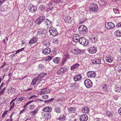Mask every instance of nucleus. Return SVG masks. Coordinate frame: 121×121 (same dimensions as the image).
<instances>
[{
	"mask_svg": "<svg viewBox=\"0 0 121 121\" xmlns=\"http://www.w3.org/2000/svg\"><path fill=\"white\" fill-rule=\"evenodd\" d=\"M45 8V6H44L43 5H40L39 7V8L40 9V10H43V9L44 8Z\"/></svg>",
	"mask_w": 121,
	"mask_h": 121,
	"instance_id": "obj_50",
	"label": "nucleus"
},
{
	"mask_svg": "<svg viewBox=\"0 0 121 121\" xmlns=\"http://www.w3.org/2000/svg\"><path fill=\"white\" fill-rule=\"evenodd\" d=\"M119 113L121 116V107L118 110Z\"/></svg>",
	"mask_w": 121,
	"mask_h": 121,
	"instance_id": "obj_64",
	"label": "nucleus"
},
{
	"mask_svg": "<svg viewBox=\"0 0 121 121\" xmlns=\"http://www.w3.org/2000/svg\"><path fill=\"white\" fill-rule=\"evenodd\" d=\"M53 57V56H50L46 58L45 59V60L46 61H49L52 59Z\"/></svg>",
	"mask_w": 121,
	"mask_h": 121,
	"instance_id": "obj_39",
	"label": "nucleus"
},
{
	"mask_svg": "<svg viewBox=\"0 0 121 121\" xmlns=\"http://www.w3.org/2000/svg\"><path fill=\"white\" fill-rule=\"evenodd\" d=\"M106 114L109 117L112 116V115L111 112H106Z\"/></svg>",
	"mask_w": 121,
	"mask_h": 121,
	"instance_id": "obj_52",
	"label": "nucleus"
},
{
	"mask_svg": "<svg viewBox=\"0 0 121 121\" xmlns=\"http://www.w3.org/2000/svg\"><path fill=\"white\" fill-rule=\"evenodd\" d=\"M44 66L42 64H40L38 65V69L40 70L43 69L44 68Z\"/></svg>",
	"mask_w": 121,
	"mask_h": 121,
	"instance_id": "obj_35",
	"label": "nucleus"
},
{
	"mask_svg": "<svg viewBox=\"0 0 121 121\" xmlns=\"http://www.w3.org/2000/svg\"><path fill=\"white\" fill-rule=\"evenodd\" d=\"M57 73L58 74H62V73H61V70L60 69H59L57 71Z\"/></svg>",
	"mask_w": 121,
	"mask_h": 121,
	"instance_id": "obj_61",
	"label": "nucleus"
},
{
	"mask_svg": "<svg viewBox=\"0 0 121 121\" xmlns=\"http://www.w3.org/2000/svg\"><path fill=\"white\" fill-rule=\"evenodd\" d=\"M36 78L38 80V83H39V82H40L42 78L40 77V76L38 75L37 77H36Z\"/></svg>",
	"mask_w": 121,
	"mask_h": 121,
	"instance_id": "obj_45",
	"label": "nucleus"
},
{
	"mask_svg": "<svg viewBox=\"0 0 121 121\" xmlns=\"http://www.w3.org/2000/svg\"><path fill=\"white\" fill-rule=\"evenodd\" d=\"M92 63L94 64H99L101 63V60L98 58L92 60Z\"/></svg>",
	"mask_w": 121,
	"mask_h": 121,
	"instance_id": "obj_17",
	"label": "nucleus"
},
{
	"mask_svg": "<svg viewBox=\"0 0 121 121\" xmlns=\"http://www.w3.org/2000/svg\"><path fill=\"white\" fill-rule=\"evenodd\" d=\"M24 49V48H23L20 49H18L17 51L15 53V54H17V53H18L20 52H21V51H23Z\"/></svg>",
	"mask_w": 121,
	"mask_h": 121,
	"instance_id": "obj_47",
	"label": "nucleus"
},
{
	"mask_svg": "<svg viewBox=\"0 0 121 121\" xmlns=\"http://www.w3.org/2000/svg\"><path fill=\"white\" fill-rule=\"evenodd\" d=\"M116 88L115 89V91L117 92H119L120 91L121 89L120 86L117 85H115Z\"/></svg>",
	"mask_w": 121,
	"mask_h": 121,
	"instance_id": "obj_31",
	"label": "nucleus"
},
{
	"mask_svg": "<svg viewBox=\"0 0 121 121\" xmlns=\"http://www.w3.org/2000/svg\"><path fill=\"white\" fill-rule=\"evenodd\" d=\"M36 97H37V96H36V95H33L32 96H30V97L29 99H33V98H35Z\"/></svg>",
	"mask_w": 121,
	"mask_h": 121,
	"instance_id": "obj_63",
	"label": "nucleus"
},
{
	"mask_svg": "<svg viewBox=\"0 0 121 121\" xmlns=\"http://www.w3.org/2000/svg\"><path fill=\"white\" fill-rule=\"evenodd\" d=\"M68 110L69 113H72L75 112L76 110V108L74 107H71L68 108Z\"/></svg>",
	"mask_w": 121,
	"mask_h": 121,
	"instance_id": "obj_19",
	"label": "nucleus"
},
{
	"mask_svg": "<svg viewBox=\"0 0 121 121\" xmlns=\"http://www.w3.org/2000/svg\"><path fill=\"white\" fill-rule=\"evenodd\" d=\"M54 110V112L57 113H60L61 112L60 108L59 106H57L55 107Z\"/></svg>",
	"mask_w": 121,
	"mask_h": 121,
	"instance_id": "obj_16",
	"label": "nucleus"
},
{
	"mask_svg": "<svg viewBox=\"0 0 121 121\" xmlns=\"http://www.w3.org/2000/svg\"><path fill=\"white\" fill-rule=\"evenodd\" d=\"M5 101V99L4 97L1 98L0 99V103L1 104L4 103Z\"/></svg>",
	"mask_w": 121,
	"mask_h": 121,
	"instance_id": "obj_40",
	"label": "nucleus"
},
{
	"mask_svg": "<svg viewBox=\"0 0 121 121\" xmlns=\"http://www.w3.org/2000/svg\"><path fill=\"white\" fill-rule=\"evenodd\" d=\"M116 35L118 37H120L121 36V32L119 30H117L116 31Z\"/></svg>",
	"mask_w": 121,
	"mask_h": 121,
	"instance_id": "obj_37",
	"label": "nucleus"
},
{
	"mask_svg": "<svg viewBox=\"0 0 121 121\" xmlns=\"http://www.w3.org/2000/svg\"><path fill=\"white\" fill-rule=\"evenodd\" d=\"M38 111L37 109H35L32 111H30L29 112L30 114L32 116H33L35 115Z\"/></svg>",
	"mask_w": 121,
	"mask_h": 121,
	"instance_id": "obj_30",
	"label": "nucleus"
},
{
	"mask_svg": "<svg viewBox=\"0 0 121 121\" xmlns=\"http://www.w3.org/2000/svg\"><path fill=\"white\" fill-rule=\"evenodd\" d=\"M46 20V21H45V24L47 26H49L50 25H51L52 24V22L50 21L48 19H47L46 20Z\"/></svg>",
	"mask_w": 121,
	"mask_h": 121,
	"instance_id": "obj_27",
	"label": "nucleus"
},
{
	"mask_svg": "<svg viewBox=\"0 0 121 121\" xmlns=\"http://www.w3.org/2000/svg\"><path fill=\"white\" fill-rule=\"evenodd\" d=\"M37 41V38L33 36L32 37L29 42V43H35Z\"/></svg>",
	"mask_w": 121,
	"mask_h": 121,
	"instance_id": "obj_24",
	"label": "nucleus"
},
{
	"mask_svg": "<svg viewBox=\"0 0 121 121\" xmlns=\"http://www.w3.org/2000/svg\"><path fill=\"white\" fill-rule=\"evenodd\" d=\"M44 17L43 16H40L35 20V22L38 24H40L44 20Z\"/></svg>",
	"mask_w": 121,
	"mask_h": 121,
	"instance_id": "obj_9",
	"label": "nucleus"
},
{
	"mask_svg": "<svg viewBox=\"0 0 121 121\" xmlns=\"http://www.w3.org/2000/svg\"><path fill=\"white\" fill-rule=\"evenodd\" d=\"M65 116L64 115H61V116H60L58 119L59 120H65Z\"/></svg>",
	"mask_w": 121,
	"mask_h": 121,
	"instance_id": "obj_36",
	"label": "nucleus"
},
{
	"mask_svg": "<svg viewBox=\"0 0 121 121\" xmlns=\"http://www.w3.org/2000/svg\"><path fill=\"white\" fill-rule=\"evenodd\" d=\"M87 116L85 114L82 115L80 117V121H86L88 119Z\"/></svg>",
	"mask_w": 121,
	"mask_h": 121,
	"instance_id": "obj_14",
	"label": "nucleus"
},
{
	"mask_svg": "<svg viewBox=\"0 0 121 121\" xmlns=\"http://www.w3.org/2000/svg\"><path fill=\"white\" fill-rule=\"evenodd\" d=\"M84 83L86 86L88 88H90L93 86V83L91 80L86 79L84 81Z\"/></svg>",
	"mask_w": 121,
	"mask_h": 121,
	"instance_id": "obj_4",
	"label": "nucleus"
},
{
	"mask_svg": "<svg viewBox=\"0 0 121 121\" xmlns=\"http://www.w3.org/2000/svg\"><path fill=\"white\" fill-rule=\"evenodd\" d=\"M113 10L115 13L118 14L120 13L119 10L118 9H113Z\"/></svg>",
	"mask_w": 121,
	"mask_h": 121,
	"instance_id": "obj_42",
	"label": "nucleus"
},
{
	"mask_svg": "<svg viewBox=\"0 0 121 121\" xmlns=\"http://www.w3.org/2000/svg\"><path fill=\"white\" fill-rule=\"evenodd\" d=\"M74 51H75V52L74 53L75 54H77L80 53L81 52V50L78 49V48L74 49Z\"/></svg>",
	"mask_w": 121,
	"mask_h": 121,
	"instance_id": "obj_34",
	"label": "nucleus"
},
{
	"mask_svg": "<svg viewBox=\"0 0 121 121\" xmlns=\"http://www.w3.org/2000/svg\"><path fill=\"white\" fill-rule=\"evenodd\" d=\"M79 43L83 45L86 46L89 44L88 40L84 37H82L79 40Z\"/></svg>",
	"mask_w": 121,
	"mask_h": 121,
	"instance_id": "obj_2",
	"label": "nucleus"
},
{
	"mask_svg": "<svg viewBox=\"0 0 121 121\" xmlns=\"http://www.w3.org/2000/svg\"><path fill=\"white\" fill-rule=\"evenodd\" d=\"M106 61L109 63H110L113 60V58L112 57H106L105 58Z\"/></svg>",
	"mask_w": 121,
	"mask_h": 121,
	"instance_id": "obj_26",
	"label": "nucleus"
},
{
	"mask_svg": "<svg viewBox=\"0 0 121 121\" xmlns=\"http://www.w3.org/2000/svg\"><path fill=\"white\" fill-rule=\"evenodd\" d=\"M90 10L92 11L95 12L98 9V6L97 4L95 3H93L91 4L90 5Z\"/></svg>",
	"mask_w": 121,
	"mask_h": 121,
	"instance_id": "obj_3",
	"label": "nucleus"
},
{
	"mask_svg": "<svg viewBox=\"0 0 121 121\" xmlns=\"http://www.w3.org/2000/svg\"><path fill=\"white\" fill-rule=\"evenodd\" d=\"M51 52V49L49 48H47L42 51V53L45 55Z\"/></svg>",
	"mask_w": 121,
	"mask_h": 121,
	"instance_id": "obj_12",
	"label": "nucleus"
},
{
	"mask_svg": "<svg viewBox=\"0 0 121 121\" xmlns=\"http://www.w3.org/2000/svg\"><path fill=\"white\" fill-rule=\"evenodd\" d=\"M30 107L29 109L30 110H33L34 108H35V106L34 105H30Z\"/></svg>",
	"mask_w": 121,
	"mask_h": 121,
	"instance_id": "obj_49",
	"label": "nucleus"
},
{
	"mask_svg": "<svg viewBox=\"0 0 121 121\" xmlns=\"http://www.w3.org/2000/svg\"><path fill=\"white\" fill-rule=\"evenodd\" d=\"M86 19H85V18H83L82 19H81L80 20V23L82 24V23L84 22L86 20Z\"/></svg>",
	"mask_w": 121,
	"mask_h": 121,
	"instance_id": "obj_51",
	"label": "nucleus"
},
{
	"mask_svg": "<svg viewBox=\"0 0 121 121\" xmlns=\"http://www.w3.org/2000/svg\"><path fill=\"white\" fill-rule=\"evenodd\" d=\"M79 33L81 35L86 34L87 32V28L85 26L82 25H80L78 28Z\"/></svg>",
	"mask_w": 121,
	"mask_h": 121,
	"instance_id": "obj_1",
	"label": "nucleus"
},
{
	"mask_svg": "<svg viewBox=\"0 0 121 121\" xmlns=\"http://www.w3.org/2000/svg\"><path fill=\"white\" fill-rule=\"evenodd\" d=\"M96 47L93 46L89 48L88 49V52L91 54H94L97 51Z\"/></svg>",
	"mask_w": 121,
	"mask_h": 121,
	"instance_id": "obj_7",
	"label": "nucleus"
},
{
	"mask_svg": "<svg viewBox=\"0 0 121 121\" xmlns=\"http://www.w3.org/2000/svg\"><path fill=\"white\" fill-rule=\"evenodd\" d=\"M78 85L75 83H73L71 84V86L72 87H78Z\"/></svg>",
	"mask_w": 121,
	"mask_h": 121,
	"instance_id": "obj_38",
	"label": "nucleus"
},
{
	"mask_svg": "<svg viewBox=\"0 0 121 121\" xmlns=\"http://www.w3.org/2000/svg\"><path fill=\"white\" fill-rule=\"evenodd\" d=\"M86 75L89 78H94L96 75V74L95 71H89L87 72Z\"/></svg>",
	"mask_w": 121,
	"mask_h": 121,
	"instance_id": "obj_8",
	"label": "nucleus"
},
{
	"mask_svg": "<svg viewBox=\"0 0 121 121\" xmlns=\"http://www.w3.org/2000/svg\"><path fill=\"white\" fill-rule=\"evenodd\" d=\"M80 38L79 35L77 34H74L72 37L73 41L75 42L79 40Z\"/></svg>",
	"mask_w": 121,
	"mask_h": 121,
	"instance_id": "obj_11",
	"label": "nucleus"
},
{
	"mask_svg": "<svg viewBox=\"0 0 121 121\" xmlns=\"http://www.w3.org/2000/svg\"><path fill=\"white\" fill-rule=\"evenodd\" d=\"M25 97H19L17 99L18 101H21L23 99H24Z\"/></svg>",
	"mask_w": 121,
	"mask_h": 121,
	"instance_id": "obj_44",
	"label": "nucleus"
},
{
	"mask_svg": "<svg viewBox=\"0 0 121 121\" xmlns=\"http://www.w3.org/2000/svg\"><path fill=\"white\" fill-rule=\"evenodd\" d=\"M71 18L72 17L70 16L66 17L65 19V21L67 23L70 24L72 21L71 20Z\"/></svg>",
	"mask_w": 121,
	"mask_h": 121,
	"instance_id": "obj_21",
	"label": "nucleus"
},
{
	"mask_svg": "<svg viewBox=\"0 0 121 121\" xmlns=\"http://www.w3.org/2000/svg\"><path fill=\"white\" fill-rule=\"evenodd\" d=\"M52 4L49 3L47 4L45 9L48 11L52 9Z\"/></svg>",
	"mask_w": 121,
	"mask_h": 121,
	"instance_id": "obj_20",
	"label": "nucleus"
},
{
	"mask_svg": "<svg viewBox=\"0 0 121 121\" xmlns=\"http://www.w3.org/2000/svg\"><path fill=\"white\" fill-rule=\"evenodd\" d=\"M116 26L117 27H121V22L118 23L116 25Z\"/></svg>",
	"mask_w": 121,
	"mask_h": 121,
	"instance_id": "obj_58",
	"label": "nucleus"
},
{
	"mask_svg": "<svg viewBox=\"0 0 121 121\" xmlns=\"http://www.w3.org/2000/svg\"><path fill=\"white\" fill-rule=\"evenodd\" d=\"M28 8L29 11L32 13L35 12L37 9V7L32 4L29 5L28 7Z\"/></svg>",
	"mask_w": 121,
	"mask_h": 121,
	"instance_id": "obj_5",
	"label": "nucleus"
},
{
	"mask_svg": "<svg viewBox=\"0 0 121 121\" xmlns=\"http://www.w3.org/2000/svg\"><path fill=\"white\" fill-rule=\"evenodd\" d=\"M33 101V100H32L31 101H28L27 103H26L25 105H24V108L27 105H28V104H29L30 103H31Z\"/></svg>",
	"mask_w": 121,
	"mask_h": 121,
	"instance_id": "obj_43",
	"label": "nucleus"
},
{
	"mask_svg": "<svg viewBox=\"0 0 121 121\" xmlns=\"http://www.w3.org/2000/svg\"><path fill=\"white\" fill-rule=\"evenodd\" d=\"M115 26L114 24L112 22H106L105 24V26L108 30L112 28Z\"/></svg>",
	"mask_w": 121,
	"mask_h": 121,
	"instance_id": "obj_6",
	"label": "nucleus"
},
{
	"mask_svg": "<svg viewBox=\"0 0 121 121\" xmlns=\"http://www.w3.org/2000/svg\"><path fill=\"white\" fill-rule=\"evenodd\" d=\"M15 106V103L14 102H13L11 106L10 107V109L9 110H10L11 109H12Z\"/></svg>",
	"mask_w": 121,
	"mask_h": 121,
	"instance_id": "obj_62",
	"label": "nucleus"
},
{
	"mask_svg": "<svg viewBox=\"0 0 121 121\" xmlns=\"http://www.w3.org/2000/svg\"><path fill=\"white\" fill-rule=\"evenodd\" d=\"M52 108L51 107H47L43 108V111L45 112H50L52 110Z\"/></svg>",
	"mask_w": 121,
	"mask_h": 121,
	"instance_id": "obj_18",
	"label": "nucleus"
},
{
	"mask_svg": "<svg viewBox=\"0 0 121 121\" xmlns=\"http://www.w3.org/2000/svg\"><path fill=\"white\" fill-rule=\"evenodd\" d=\"M37 82H38V81L36 78V77L34 78L33 79L32 82L31 84V85L32 86H33L35 85L36 84H37V83H36Z\"/></svg>",
	"mask_w": 121,
	"mask_h": 121,
	"instance_id": "obj_28",
	"label": "nucleus"
},
{
	"mask_svg": "<svg viewBox=\"0 0 121 121\" xmlns=\"http://www.w3.org/2000/svg\"><path fill=\"white\" fill-rule=\"evenodd\" d=\"M39 75L40 76V77H41V78H42L43 77H44L45 76V75H44V74L43 73H41Z\"/></svg>",
	"mask_w": 121,
	"mask_h": 121,
	"instance_id": "obj_57",
	"label": "nucleus"
},
{
	"mask_svg": "<svg viewBox=\"0 0 121 121\" xmlns=\"http://www.w3.org/2000/svg\"><path fill=\"white\" fill-rule=\"evenodd\" d=\"M61 71V73L62 74L64 73L67 70V69L66 68L63 67L61 68L60 69Z\"/></svg>",
	"mask_w": 121,
	"mask_h": 121,
	"instance_id": "obj_33",
	"label": "nucleus"
},
{
	"mask_svg": "<svg viewBox=\"0 0 121 121\" xmlns=\"http://www.w3.org/2000/svg\"><path fill=\"white\" fill-rule=\"evenodd\" d=\"M58 41V39H53V43H57Z\"/></svg>",
	"mask_w": 121,
	"mask_h": 121,
	"instance_id": "obj_56",
	"label": "nucleus"
},
{
	"mask_svg": "<svg viewBox=\"0 0 121 121\" xmlns=\"http://www.w3.org/2000/svg\"><path fill=\"white\" fill-rule=\"evenodd\" d=\"M5 9L4 8V6H1L0 7V11L1 12H4Z\"/></svg>",
	"mask_w": 121,
	"mask_h": 121,
	"instance_id": "obj_54",
	"label": "nucleus"
},
{
	"mask_svg": "<svg viewBox=\"0 0 121 121\" xmlns=\"http://www.w3.org/2000/svg\"><path fill=\"white\" fill-rule=\"evenodd\" d=\"M82 75L80 74H78L74 76L73 79L75 82L80 80L81 79Z\"/></svg>",
	"mask_w": 121,
	"mask_h": 121,
	"instance_id": "obj_13",
	"label": "nucleus"
},
{
	"mask_svg": "<svg viewBox=\"0 0 121 121\" xmlns=\"http://www.w3.org/2000/svg\"><path fill=\"white\" fill-rule=\"evenodd\" d=\"M8 69V67H6L5 69H3V72H6Z\"/></svg>",
	"mask_w": 121,
	"mask_h": 121,
	"instance_id": "obj_60",
	"label": "nucleus"
},
{
	"mask_svg": "<svg viewBox=\"0 0 121 121\" xmlns=\"http://www.w3.org/2000/svg\"><path fill=\"white\" fill-rule=\"evenodd\" d=\"M51 117V115L50 114L48 115L47 116H46V117L45 118L48 120V119H50Z\"/></svg>",
	"mask_w": 121,
	"mask_h": 121,
	"instance_id": "obj_55",
	"label": "nucleus"
},
{
	"mask_svg": "<svg viewBox=\"0 0 121 121\" xmlns=\"http://www.w3.org/2000/svg\"><path fill=\"white\" fill-rule=\"evenodd\" d=\"M54 2L56 3L59 4L62 2L63 1L61 0H54Z\"/></svg>",
	"mask_w": 121,
	"mask_h": 121,
	"instance_id": "obj_48",
	"label": "nucleus"
},
{
	"mask_svg": "<svg viewBox=\"0 0 121 121\" xmlns=\"http://www.w3.org/2000/svg\"><path fill=\"white\" fill-rule=\"evenodd\" d=\"M48 40H45L44 41L43 43L44 45H45L46 47H49L50 44V43L48 42Z\"/></svg>",
	"mask_w": 121,
	"mask_h": 121,
	"instance_id": "obj_32",
	"label": "nucleus"
},
{
	"mask_svg": "<svg viewBox=\"0 0 121 121\" xmlns=\"http://www.w3.org/2000/svg\"><path fill=\"white\" fill-rule=\"evenodd\" d=\"M90 41L92 43H95L97 41V37L96 36H92L90 38Z\"/></svg>",
	"mask_w": 121,
	"mask_h": 121,
	"instance_id": "obj_22",
	"label": "nucleus"
},
{
	"mask_svg": "<svg viewBox=\"0 0 121 121\" xmlns=\"http://www.w3.org/2000/svg\"><path fill=\"white\" fill-rule=\"evenodd\" d=\"M60 59L59 57H55L53 59V61L56 64H58L59 63Z\"/></svg>",
	"mask_w": 121,
	"mask_h": 121,
	"instance_id": "obj_25",
	"label": "nucleus"
},
{
	"mask_svg": "<svg viewBox=\"0 0 121 121\" xmlns=\"http://www.w3.org/2000/svg\"><path fill=\"white\" fill-rule=\"evenodd\" d=\"M89 108L87 107H84L82 108V112L86 114H87L89 112Z\"/></svg>",
	"mask_w": 121,
	"mask_h": 121,
	"instance_id": "obj_23",
	"label": "nucleus"
},
{
	"mask_svg": "<svg viewBox=\"0 0 121 121\" xmlns=\"http://www.w3.org/2000/svg\"><path fill=\"white\" fill-rule=\"evenodd\" d=\"M42 98L44 99H47L48 98V95H44L42 96Z\"/></svg>",
	"mask_w": 121,
	"mask_h": 121,
	"instance_id": "obj_53",
	"label": "nucleus"
},
{
	"mask_svg": "<svg viewBox=\"0 0 121 121\" xmlns=\"http://www.w3.org/2000/svg\"><path fill=\"white\" fill-rule=\"evenodd\" d=\"M79 65V64L78 63H76L71 66V70H74L75 68L78 67Z\"/></svg>",
	"mask_w": 121,
	"mask_h": 121,
	"instance_id": "obj_29",
	"label": "nucleus"
},
{
	"mask_svg": "<svg viewBox=\"0 0 121 121\" xmlns=\"http://www.w3.org/2000/svg\"><path fill=\"white\" fill-rule=\"evenodd\" d=\"M8 112V111L6 110L4 112L2 116V118H4L5 117V116L7 114Z\"/></svg>",
	"mask_w": 121,
	"mask_h": 121,
	"instance_id": "obj_46",
	"label": "nucleus"
},
{
	"mask_svg": "<svg viewBox=\"0 0 121 121\" xmlns=\"http://www.w3.org/2000/svg\"><path fill=\"white\" fill-rule=\"evenodd\" d=\"M49 32L50 35L53 36H55L57 35L58 33L56 30L55 29H52L50 28L49 30Z\"/></svg>",
	"mask_w": 121,
	"mask_h": 121,
	"instance_id": "obj_10",
	"label": "nucleus"
},
{
	"mask_svg": "<svg viewBox=\"0 0 121 121\" xmlns=\"http://www.w3.org/2000/svg\"><path fill=\"white\" fill-rule=\"evenodd\" d=\"M41 32H42V37H44L47 34V32L46 30H42L41 31Z\"/></svg>",
	"mask_w": 121,
	"mask_h": 121,
	"instance_id": "obj_41",
	"label": "nucleus"
},
{
	"mask_svg": "<svg viewBox=\"0 0 121 121\" xmlns=\"http://www.w3.org/2000/svg\"><path fill=\"white\" fill-rule=\"evenodd\" d=\"M47 88H46L41 89V91L39 92L40 94H42L49 93L50 92V90L46 89Z\"/></svg>",
	"mask_w": 121,
	"mask_h": 121,
	"instance_id": "obj_15",
	"label": "nucleus"
},
{
	"mask_svg": "<svg viewBox=\"0 0 121 121\" xmlns=\"http://www.w3.org/2000/svg\"><path fill=\"white\" fill-rule=\"evenodd\" d=\"M54 98H52L48 100L49 103L52 102L54 100Z\"/></svg>",
	"mask_w": 121,
	"mask_h": 121,
	"instance_id": "obj_59",
	"label": "nucleus"
}]
</instances>
